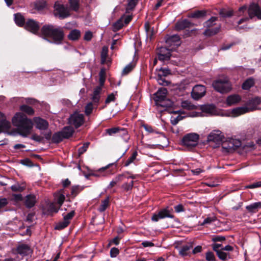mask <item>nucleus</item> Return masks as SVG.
<instances>
[{"instance_id": "obj_1", "label": "nucleus", "mask_w": 261, "mask_h": 261, "mask_svg": "<svg viewBox=\"0 0 261 261\" xmlns=\"http://www.w3.org/2000/svg\"><path fill=\"white\" fill-rule=\"evenodd\" d=\"M41 36L49 42L56 44L62 43L65 36L64 29L52 24H45L41 29Z\"/></svg>"}, {"instance_id": "obj_2", "label": "nucleus", "mask_w": 261, "mask_h": 261, "mask_svg": "<svg viewBox=\"0 0 261 261\" xmlns=\"http://www.w3.org/2000/svg\"><path fill=\"white\" fill-rule=\"evenodd\" d=\"M12 122L17 127L18 132L21 136L27 137L31 133L32 121L23 113H17L12 119Z\"/></svg>"}, {"instance_id": "obj_3", "label": "nucleus", "mask_w": 261, "mask_h": 261, "mask_svg": "<svg viewBox=\"0 0 261 261\" xmlns=\"http://www.w3.org/2000/svg\"><path fill=\"white\" fill-rule=\"evenodd\" d=\"M261 102L259 97H256L248 100L246 106L237 107L232 110L231 114L233 117H237L239 115L245 114L247 112L253 111L257 109V106Z\"/></svg>"}, {"instance_id": "obj_4", "label": "nucleus", "mask_w": 261, "mask_h": 261, "mask_svg": "<svg viewBox=\"0 0 261 261\" xmlns=\"http://www.w3.org/2000/svg\"><path fill=\"white\" fill-rule=\"evenodd\" d=\"M248 13L249 18H243L238 21V25L236 27L237 31H240L245 28L244 27L239 26V24L247 21L249 18L252 19L254 17H256L258 19L261 20V8L258 4L255 3L251 4L248 8Z\"/></svg>"}, {"instance_id": "obj_5", "label": "nucleus", "mask_w": 261, "mask_h": 261, "mask_svg": "<svg viewBox=\"0 0 261 261\" xmlns=\"http://www.w3.org/2000/svg\"><path fill=\"white\" fill-rule=\"evenodd\" d=\"M214 89L220 93H226L231 89V85L227 78L220 79L213 82Z\"/></svg>"}, {"instance_id": "obj_6", "label": "nucleus", "mask_w": 261, "mask_h": 261, "mask_svg": "<svg viewBox=\"0 0 261 261\" xmlns=\"http://www.w3.org/2000/svg\"><path fill=\"white\" fill-rule=\"evenodd\" d=\"M199 136L194 133L186 134L182 139V144L189 149H192L197 145Z\"/></svg>"}, {"instance_id": "obj_7", "label": "nucleus", "mask_w": 261, "mask_h": 261, "mask_svg": "<svg viewBox=\"0 0 261 261\" xmlns=\"http://www.w3.org/2000/svg\"><path fill=\"white\" fill-rule=\"evenodd\" d=\"M167 90L165 88H162L158 90L154 94L155 96L154 98L156 105L162 107H168L170 106V103H165L167 100Z\"/></svg>"}, {"instance_id": "obj_8", "label": "nucleus", "mask_w": 261, "mask_h": 261, "mask_svg": "<svg viewBox=\"0 0 261 261\" xmlns=\"http://www.w3.org/2000/svg\"><path fill=\"white\" fill-rule=\"evenodd\" d=\"M54 8L55 15L60 18L64 19L70 16L69 9L67 6L56 3Z\"/></svg>"}, {"instance_id": "obj_9", "label": "nucleus", "mask_w": 261, "mask_h": 261, "mask_svg": "<svg viewBox=\"0 0 261 261\" xmlns=\"http://www.w3.org/2000/svg\"><path fill=\"white\" fill-rule=\"evenodd\" d=\"M174 217L172 213V210L168 207H166L162 208L157 213L154 214L151 217V220L153 222H158L160 219L165 218H173Z\"/></svg>"}, {"instance_id": "obj_10", "label": "nucleus", "mask_w": 261, "mask_h": 261, "mask_svg": "<svg viewBox=\"0 0 261 261\" xmlns=\"http://www.w3.org/2000/svg\"><path fill=\"white\" fill-rule=\"evenodd\" d=\"M84 122V116L83 114L75 112L69 118V123L76 128L81 126Z\"/></svg>"}, {"instance_id": "obj_11", "label": "nucleus", "mask_w": 261, "mask_h": 261, "mask_svg": "<svg viewBox=\"0 0 261 261\" xmlns=\"http://www.w3.org/2000/svg\"><path fill=\"white\" fill-rule=\"evenodd\" d=\"M206 93V88L201 85H195L192 89L191 96L195 100H198L204 96Z\"/></svg>"}, {"instance_id": "obj_12", "label": "nucleus", "mask_w": 261, "mask_h": 261, "mask_svg": "<svg viewBox=\"0 0 261 261\" xmlns=\"http://www.w3.org/2000/svg\"><path fill=\"white\" fill-rule=\"evenodd\" d=\"M207 139L208 142H214L217 144H220L224 139V136L220 130L216 129L210 133Z\"/></svg>"}, {"instance_id": "obj_13", "label": "nucleus", "mask_w": 261, "mask_h": 261, "mask_svg": "<svg viewBox=\"0 0 261 261\" xmlns=\"http://www.w3.org/2000/svg\"><path fill=\"white\" fill-rule=\"evenodd\" d=\"M24 25V28L27 30L34 34H38L40 28L38 22L33 19H30L27 21Z\"/></svg>"}, {"instance_id": "obj_14", "label": "nucleus", "mask_w": 261, "mask_h": 261, "mask_svg": "<svg viewBox=\"0 0 261 261\" xmlns=\"http://www.w3.org/2000/svg\"><path fill=\"white\" fill-rule=\"evenodd\" d=\"M241 145V142L239 140L231 139L228 142L224 143L222 144V147L224 149L227 150V151H230L232 150L237 149Z\"/></svg>"}, {"instance_id": "obj_15", "label": "nucleus", "mask_w": 261, "mask_h": 261, "mask_svg": "<svg viewBox=\"0 0 261 261\" xmlns=\"http://www.w3.org/2000/svg\"><path fill=\"white\" fill-rule=\"evenodd\" d=\"M200 110L203 113L208 115H217L219 113L214 105H204L200 107Z\"/></svg>"}, {"instance_id": "obj_16", "label": "nucleus", "mask_w": 261, "mask_h": 261, "mask_svg": "<svg viewBox=\"0 0 261 261\" xmlns=\"http://www.w3.org/2000/svg\"><path fill=\"white\" fill-rule=\"evenodd\" d=\"M158 55L159 60L162 61L168 60L171 57L170 50L166 47H161L158 49Z\"/></svg>"}, {"instance_id": "obj_17", "label": "nucleus", "mask_w": 261, "mask_h": 261, "mask_svg": "<svg viewBox=\"0 0 261 261\" xmlns=\"http://www.w3.org/2000/svg\"><path fill=\"white\" fill-rule=\"evenodd\" d=\"M166 42L173 49L174 46H178L180 44L179 36L177 35L167 36L166 38Z\"/></svg>"}, {"instance_id": "obj_18", "label": "nucleus", "mask_w": 261, "mask_h": 261, "mask_svg": "<svg viewBox=\"0 0 261 261\" xmlns=\"http://www.w3.org/2000/svg\"><path fill=\"white\" fill-rule=\"evenodd\" d=\"M193 26L192 23L189 20L185 19L178 20L175 24V29L177 31H180Z\"/></svg>"}, {"instance_id": "obj_19", "label": "nucleus", "mask_w": 261, "mask_h": 261, "mask_svg": "<svg viewBox=\"0 0 261 261\" xmlns=\"http://www.w3.org/2000/svg\"><path fill=\"white\" fill-rule=\"evenodd\" d=\"M10 127V122L6 120L4 114L0 112V133L8 130Z\"/></svg>"}, {"instance_id": "obj_20", "label": "nucleus", "mask_w": 261, "mask_h": 261, "mask_svg": "<svg viewBox=\"0 0 261 261\" xmlns=\"http://www.w3.org/2000/svg\"><path fill=\"white\" fill-rule=\"evenodd\" d=\"M36 197L34 194H29L25 197L24 204L27 208L33 207L36 203Z\"/></svg>"}, {"instance_id": "obj_21", "label": "nucleus", "mask_w": 261, "mask_h": 261, "mask_svg": "<svg viewBox=\"0 0 261 261\" xmlns=\"http://www.w3.org/2000/svg\"><path fill=\"white\" fill-rule=\"evenodd\" d=\"M34 122L36 124V127L40 130H45L48 126V122L39 117H36L34 119Z\"/></svg>"}, {"instance_id": "obj_22", "label": "nucleus", "mask_w": 261, "mask_h": 261, "mask_svg": "<svg viewBox=\"0 0 261 261\" xmlns=\"http://www.w3.org/2000/svg\"><path fill=\"white\" fill-rule=\"evenodd\" d=\"M101 91V86H97L94 88L91 97V99L94 103L98 105L99 103Z\"/></svg>"}, {"instance_id": "obj_23", "label": "nucleus", "mask_w": 261, "mask_h": 261, "mask_svg": "<svg viewBox=\"0 0 261 261\" xmlns=\"http://www.w3.org/2000/svg\"><path fill=\"white\" fill-rule=\"evenodd\" d=\"M17 252L22 256H25L30 253L31 249L28 245L21 244L17 247Z\"/></svg>"}, {"instance_id": "obj_24", "label": "nucleus", "mask_w": 261, "mask_h": 261, "mask_svg": "<svg viewBox=\"0 0 261 261\" xmlns=\"http://www.w3.org/2000/svg\"><path fill=\"white\" fill-rule=\"evenodd\" d=\"M193 247L192 243H188L181 247L179 251V253L182 256H187L190 254V249Z\"/></svg>"}, {"instance_id": "obj_25", "label": "nucleus", "mask_w": 261, "mask_h": 261, "mask_svg": "<svg viewBox=\"0 0 261 261\" xmlns=\"http://www.w3.org/2000/svg\"><path fill=\"white\" fill-rule=\"evenodd\" d=\"M241 100V97L238 94H232L227 97L226 99V103L230 106L239 102Z\"/></svg>"}, {"instance_id": "obj_26", "label": "nucleus", "mask_w": 261, "mask_h": 261, "mask_svg": "<svg viewBox=\"0 0 261 261\" xmlns=\"http://www.w3.org/2000/svg\"><path fill=\"white\" fill-rule=\"evenodd\" d=\"M207 11L204 10H197L188 14L189 18H201L206 16Z\"/></svg>"}, {"instance_id": "obj_27", "label": "nucleus", "mask_w": 261, "mask_h": 261, "mask_svg": "<svg viewBox=\"0 0 261 261\" xmlns=\"http://www.w3.org/2000/svg\"><path fill=\"white\" fill-rule=\"evenodd\" d=\"M260 208H261V202H255L246 206V209L252 213H256Z\"/></svg>"}, {"instance_id": "obj_28", "label": "nucleus", "mask_w": 261, "mask_h": 261, "mask_svg": "<svg viewBox=\"0 0 261 261\" xmlns=\"http://www.w3.org/2000/svg\"><path fill=\"white\" fill-rule=\"evenodd\" d=\"M212 247L213 250L216 252L217 255L218 256L219 258H225L224 257L225 256L226 254L220 251L221 248L223 247L222 244L215 243L212 245Z\"/></svg>"}, {"instance_id": "obj_29", "label": "nucleus", "mask_w": 261, "mask_h": 261, "mask_svg": "<svg viewBox=\"0 0 261 261\" xmlns=\"http://www.w3.org/2000/svg\"><path fill=\"white\" fill-rule=\"evenodd\" d=\"M137 155L138 152L137 151H134L124 163V166H128L131 164H136L138 161V160L137 158Z\"/></svg>"}, {"instance_id": "obj_30", "label": "nucleus", "mask_w": 261, "mask_h": 261, "mask_svg": "<svg viewBox=\"0 0 261 261\" xmlns=\"http://www.w3.org/2000/svg\"><path fill=\"white\" fill-rule=\"evenodd\" d=\"M54 197L55 202L58 204L59 207H60L65 199V197L64 194L62 193V191H61L58 193H55L54 195Z\"/></svg>"}, {"instance_id": "obj_31", "label": "nucleus", "mask_w": 261, "mask_h": 261, "mask_svg": "<svg viewBox=\"0 0 261 261\" xmlns=\"http://www.w3.org/2000/svg\"><path fill=\"white\" fill-rule=\"evenodd\" d=\"M106 132L110 136L118 133L122 135H127V132L125 129H120L119 127H113L107 129H106Z\"/></svg>"}, {"instance_id": "obj_32", "label": "nucleus", "mask_w": 261, "mask_h": 261, "mask_svg": "<svg viewBox=\"0 0 261 261\" xmlns=\"http://www.w3.org/2000/svg\"><path fill=\"white\" fill-rule=\"evenodd\" d=\"M220 30V25L214 28H207L203 32V34L206 36H212L217 34Z\"/></svg>"}, {"instance_id": "obj_33", "label": "nucleus", "mask_w": 261, "mask_h": 261, "mask_svg": "<svg viewBox=\"0 0 261 261\" xmlns=\"http://www.w3.org/2000/svg\"><path fill=\"white\" fill-rule=\"evenodd\" d=\"M81 36V32L76 29L70 31L68 35V38L72 41H75L79 39Z\"/></svg>"}, {"instance_id": "obj_34", "label": "nucleus", "mask_w": 261, "mask_h": 261, "mask_svg": "<svg viewBox=\"0 0 261 261\" xmlns=\"http://www.w3.org/2000/svg\"><path fill=\"white\" fill-rule=\"evenodd\" d=\"M61 132L63 134L64 139L68 138L72 135L74 132V129L71 126H66L64 127V128Z\"/></svg>"}, {"instance_id": "obj_35", "label": "nucleus", "mask_w": 261, "mask_h": 261, "mask_svg": "<svg viewBox=\"0 0 261 261\" xmlns=\"http://www.w3.org/2000/svg\"><path fill=\"white\" fill-rule=\"evenodd\" d=\"M254 84V79L253 77H249L244 81L242 84V88L244 90H248L253 86Z\"/></svg>"}, {"instance_id": "obj_36", "label": "nucleus", "mask_w": 261, "mask_h": 261, "mask_svg": "<svg viewBox=\"0 0 261 261\" xmlns=\"http://www.w3.org/2000/svg\"><path fill=\"white\" fill-rule=\"evenodd\" d=\"M110 205V197L108 196L106 199L101 201V203L98 208L99 212H104Z\"/></svg>"}, {"instance_id": "obj_37", "label": "nucleus", "mask_w": 261, "mask_h": 261, "mask_svg": "<svg viewBox=\"0 0 261 261\" xmlns=\"http://www.w3.org/2000/svg\"><path fill=\"white\" fill-rule=\"evenodd\" d=\"M14 20L17 25L19 27H22L25 24L24 18L20 13H17L14 15Z\"/></svg>"}, {"instance_id": "obj_38", "label": "nucleus", "mask_w": 261, "mask_h": 261, "mask_svg": "<svg viewBox=\"0 0 261 261\" xmlns=\"http://www.w3.org/2000/svg\"><path fill=\"white\" fill-rule=\"evenodd\" d=\"M20 110L29 115H33L34 114V110L33 108L28 105H23L21 106Z\"/></svg>"}, {"instance_id": "obj_39", "label": "nucleus", "mask_w": 261, "mask_h": 261, "mask_svg": "<svg viewBox=\"0 0 261 261\" xmlns=\"http://www.w3.org/2000/svg\"><path fill=\"white\" fill-rule=\"evenodd\" d=\"M64 139L61 132L55 133L52 137V141L55 143L61 142Z\"/></svg>"}, {"instance_id": "obj_40", "label": "nucleus", "mask_w": 261, "mask_h": 261, "mask_svg": "<svg viewBox=\"0 0 261 261\" xmlns=\"http://www.w3.org/2000/svg\"><path fill=\"white\" fill-rule=\"evenodd\" d=\"M47 212H46L47 214H50L53 213H57L60 207H57L54 202L49 203L47 205Z\"/></svg>"}, {"instance_id": "obj_41", "label": "nucleus", "mask_w": 261, "mask_h": 261, "mask_svg": "<svg viewBox=\"0 0 261 261\" xmlns=\"http://www.w3.org/2000/svg\"><path fill=\"white\" fill-rule=\"evenodd\" d=\"M124 174H119L117 175L112 181H111L108 186V188H111L114 187L118 182L123 180Z\"/></svg>"}, {"instance_id": "obj_42", "label": "nucleus", "mask_w": 261, "mask_h": 261, "mask_svg": "<svg viewBox=\"0 0 261 261\" xmlns=\"http://www.w3.org/2000/svg\"><path fill=\"white\" fill-rule=\"evenodd\" d=\"M217 20L218 18L217 17H212L208 20L204 22L203 26L206 28H211L215 24V21Z\"/></svg>"}, {"instance_id": "obj_43", "label": "nucleus", "mask_w": 261, "mask_h": 261, "mask_svg": "<svg viewBox=\"0 0 261 261\" xmlns=\"http://www.w3.org/2000/svg\"><path fill=\"white\" fill-rule=\"evenodd\" d=\"M138 0H129L126 8V12L129 13L136 7Z\"/></svg>"}, {"instance_id": "obj_44", "label": "nucleus", "mask_w": 261, "mask_h": 261, "mask_svg": "<svg viewBox=\"0 0 261 261\" xmlns=\"http://www.w3.org/2000/svg\"><path fill=\"white\" fill-rule=\"evenodd\" d=\"M123 18L117 20L112 26V30L114 32H116L120 30L123 26Z\"/></svg>"}, {"instance_id": "obj_45", "label": "nucleus", "mask_w": 261, "mask_h": 261, "mask_svg": "<svg viewBox=\"0 0 261 261\" xmlns=\"http://www.w3.org/2000/svg\"><path fill=\"white\" fill-rule=\"evenodd\" d=\"M69 222L63 219V220L59 222L55 226V228L56 230H61L66 227L69 225Z\"/></svg>"}, {"instance_id": "obj_46", "label": "nucleus", "mask_w": 261, "mask_h": 261, "mask_svg": "<svg viewBox=\"0 0 261 261\" xmlns=\"http://www.w3.org/2000/svg\"><path fill=\"white\" fill-rule=\"evenodd\" d=\"M134 186V181L131 180L129 182H126L124 183L122 186L121 188L123 189V190L124 191L127 192L129 191H130L133 187Z\"/></svg>"}, {"instance_id": "obj_47", "label": "nucleus", "mask_w": 261, "mask_h": 261, "mask_svg": "<svg viewBox=\"0 0 261 261\" xmlns=\"http://www.w3.org/2000/svg\"><path fill=\"white\" fill-rule=\"evenodd\" d=\"M70 7L71 10L77 11L79 8V0H69Z\"/></svg>"}, {"instance_id": "obj_48", "label": "nucleus", "mask_w": 261, "mask_h": 261, "mask_svg": "<svg viewBox=\"0 0 261 261\" xmlns=\"http://www.w3.org/2000/svg\"><path fill=\"white\" fill-rule=\"evenodd\" d=\"M83 190V188L80 186H74L72 187L71 189V195L73 197H75L80 192Z\"/></svg>"}, {"instance_id": "obj_49", "label": "nucleus", "mask_w": 261, "mask_h": 261, "mask_svg": "<svg viewBox=\"0 0 261 261\" xmlns=\"http://www.w3.org/2000/svg\"><path fill=\"white\" fill-rule=\"evenodd\" d=\"M25 189V186H21L18 184H15L11 187V189L13 192H22Z\"/></svg>"}, {"instance_id": "obj_50", "label": "nucleus", "mask_w": 261, "mask_h": 261, "mask_svg": "<svg viewBox=\"0 0 261 261\" xmlns=\"http://www.w3.org/2000/svg\"><path fill=\"white\" fill-rule=\"evenodd\" d=\"M142 127L146 131L149 133L160 134V133L155 129H154L151 126L148 124H143Z\"/></svg>"}, {"instance_id": "obj_51", "label": "nucleus", "mask_w": 261, "mask_h": 261, "mask_svg": "<svg viewBox=\"0 0 261 261\" xmlns=\"http://www.w3.org/2000/svg\"><path fill=\"white\" fill-rule=\"evenodd\" d=\"M105 82V71L104 69H102L99 72V83L100 85L99 86H103Z\"/></svg>"}, {"instance_id": "obj_52", "label": "nucleus", "mask_w": 261, "mask_h": 261, "mask_svg": "<svg viewBox=\"0 0 261 261\" xmlns=\"http://www.w3.org/2000/svg\"><path fill=\"white\" fill-rule=\"evenodd\" d=\"M205 259L207 261H216V257L214 253L211 251H208L205 253Z\"/></svg>"}, {"instance_id": "obj_53", "label": "nucleus", "mask_w": 261, "mask_h": 261, "mask_svg": "<svg viewBox=\"0 0 261 261\" xmlns=\"http://www.w3.org/2000/svg\"><path fill=\"white\" fill-rule=\"evenodd\" d=\"M89 145V142H86L83 144V145L78 149V153L80 155L86 151L87 148Z\"/></svg>"}, {"instance_id": "obj_54", "label": "nucleus", "mask_w": 261, "mask_h": 261, "mask_svg": "<svg viewBox=\"0 0 261 261\" xmlns=\"http://www.w3.org/2000/svg\"><path fill=\"white\" fill-rule=\"evenodd\" d=\"M93 103L92 102H89L85 107V113L86 115H89L91 114L93 110Z\"/></svg>"}, {"instance_id": "obj_55", "label": "nucleus", "mask_w": 261, "mask_h": 261, "mask_svg": "<svg viewBox=\"0 0 261 261\" xmlns=\"http://www.w3.org/2000/svg\"><path fill=\"white\" fill-rule=\"evenodd\" d=\"M116 99V94L112 93L108 95L107 98L105 100V103L108 105L111 102L114 101Z\"/></svg>"}, {"instance_id": "obj_56", "label": "nucleus", "mask_w": 261, "mask_h": 261, "mask_svg": "<svg viewBox=\"0 0 261 261\" xmlns=\"http://www.w3.org/2000/svg\"><path fill=\"white\" fill-rule=\"evenodd\" d=\"M134 66L131 64H129L125 67L122 71V74L126 75L129 73L133 69Z\"/></svg>"}, {"instance_id": "obj_57", "label": "nucleus", "mask_w": 261, "mask_h": 261, "mask_svg": "<svg viewBox=\"0 0 261 261\" xmlns=\"http://www.w3.org/2000/svg\"><path fill=\"white\" fill-rule=\"evenodd\" d=\"M181 106L182 108L187 110H191L193 108L191 103L187 100L183 101L181 103Z\"/></svg>"}, {"instance_id": "obj_58", "label": "nucleus", "mask_w": 261, "mask_h": 261, "mask_svg": "<svg viewBox=\"0 0 261 261\" xmlns=\"http://www.w3.org/2000/svg\"><path fill=\"white\" fill-rule=\"evenodd\" d=\"M261 187V181L254 182L245 187L246 189H255Z\"/></svg>"}, {"instance_id": "obj_59", "label": "nucleus", "mask_w": 261, "mask_h": 261, "mask_svg": "<svg viewBox=\"0 0 261 261\" xmlns=\"http://www.w3.org/2000/svg\"><path fill=\"white\" fill-rule=\"evenodd\" d=\"M212 240L214 242H223L225 240V237L221 236H213Z\"/></svg>"}, {"instance_id": "obj_60", "label": "nucleus", "mask_w": 261, "mask_h": 261, "mask_svg": "<svg viewBox=\"0 0 261 261\" xmlns=\"http://www.w3.org/2000/svg\"><path fill=\"white\" fill-rule=\"evenodd\" d=\"M216 220L215 217H208L204 219L203 222L201 224V225H204L205 224H210L212 222L215 221Z\"/></svg>"}, {"instance_id": "obj_61", "label": "nucleus", "mask_w": 261, "mask_h": 261, "mask_svg": "<svg viewBox=\"0 0 261 261\" xmlns=\"http://www.w3.org/2000/svg\"><path fill=\"white\" fill-rule=\"evenodd\" d=\"M184 117L178 115L176 117H172L171 122L173 125H176L180 120L183 119Z\"/></svg>"}, {"instance_id": "obj_62", "label": "nucleus", "mask_w": 261, "mask_h": 261, "mask_svg": "<svg viewBox=\"0 0 261 261\" xmlns=\"http://www.w3.org/2000/svg\"><path fill=\"white\" fill-rule=\"evenodd\" d=\"M45 6L46 4L44 2H38L35 4V8L38 10L43 9Z\"/></svg>"}, {"instance_id": "obj_63", "label": "nucleus", "mask_w": 261, "mask_h": 261, "mask_svg": "<svg viewBox=\"0 0 261 261\" xmlns=\"http://www.w3.org/2000/svg\"><path fill=\"white\" fill-rule=\"evenodd\" d=\"M74 211H71L64 217V219L65 220H67V221L69 222V223H70V221L74 216Z\"/></svg>"}, {"instance_id": "obj_64", "label": "nucleus", "mask_w": 261, "mask_h": 261, "mask_svg": "<svg viewBox=\"0 0 261 261\" xmlns=\"http://www.w3.org/2000/svg\"><path fill=\"white\" fill-rule=\"evenodd\" d=\"M119 250L118 248L113 247L110 250V255L112 257H116L119 254Z\"/></svg>"}]
</instances>
